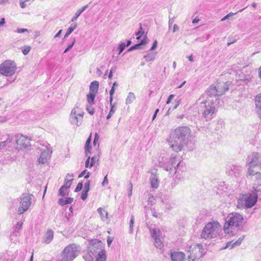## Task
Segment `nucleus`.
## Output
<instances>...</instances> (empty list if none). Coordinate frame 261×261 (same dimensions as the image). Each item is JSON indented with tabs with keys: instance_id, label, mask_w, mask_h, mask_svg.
<instances>
[{
	"instance_id": "nucleus-1",
	"label": "nucleus",
	"mask_w": 261,
	"mask_h": 261,
	"mask_svg": "<svg viewBox=\"0 0 261 261\" xmlns=\"http://www.w3.org/2000/svg\"><path fill=\"white\" fill-rule=\"evenodd\" d=\"M190 133L191 130L187 126L176 128L168 140L172 150L176 152L181 151L188 142Z\"/></svg>"
},
{
	"instance_id": "nucleus-2",
	"label": "nucleus",
	"mask_w": 261,
	"mask_h": 261,
	"mask_svg": "<svg viewBox=\"0 0 261 261\" xmlns=\"http://www.w3.org/2000/svg\"><path fill=\"white\" fill-rule=\"evenodd\" d=\"M217 102L207 94H204L197 99L196 103L199 105V110L203 117L210 119L215 112Z\"/></svg>"
},
{
	"instance_id": "nucleus-3",
	"label": "nucleus",
	"mask_w": 261,
	"mask_h": 261,
	"mask_svg": "<svg viewBox=\"0 0 261 261\" xmlns=\"http://www.w3.org/2000/svg\"><path fill=\"white\" fill-rule=\"evenodd\" d=\"M159 161L160 167L169 171L171 175L175 174L181 163L179 159L175 154H172L169 158H165L164 156L160 157Z\"/></svg>"
},
{
	"instance_id": "nucleus-4",
	"label": "nucleus",
	"mask_w": 261,
	"mask_h": 261,
	"mask_svg": "<svg viewBox=\"0 0 261 261\" xmlns=\"http://www.w3.org/2000/svg\"><path fill=\"white\" fill-rule=\"evenodd\" d=\"M243 220L242 215L237 213L230 214L227 217L224 225L225 232L229 233L233 231H238L242 226Z\"/></svg>"
},
{
	"instance_id": "nucleus-5",
	"label": "nucleus",
	"mask_w": 261,
	"mask_h": 261,
	"mask_svg": "<svg viewBox=\"0 0 261 261\" xmlns=\"http://www.w3.org/2000/svg\"><path fill=\"white\" fill-rule=\"evenodd\" d=\"M221 226L218 222H212L207 223L203 228L201 237L202 239L215 238L221 231Z\"/></svg>"
},
{
	"instance_id": "nucleus-6",
	"label": "nucleus",
	"mask_w": 261,
	"mask_h": 261,
	"mask_svg": "<svg viewBox=\"0 0 261 261\" xmlns=\"http://www.w3.org/2000/svg\"><path fill=\"white\" fill-rule=\"evenodd\" d=\"M80 246L75 244H70L66 247L61 254V261H72L79 255Z\"/></svg>"
},
{
	"instance_id": "nucleus-7",
	"label": "nucleus",
	"mask_w": 261,
	"mask_h": 261,
	"mask_svg": "<svg viewBox=\"0 0 261 261\" xmlns=\"http://www.w3.org/2000/svg\"><path fill=\"white\" fill-rule=\"evenodd\" d=\"M257 195L251 193L240 194L238 200L237 207L239 208H250L253 207L257 201Z\"/></svg>"
},
{
	"instance_id": "nucleus-8",
	"label": "nucleus",
	"mask_w": 261,
	"mask_h": 261,
	"mask_svg": "<svg viewBox=\"0 0 261 261\" xmlns=\"http://www.w3.org/2000/svg\"><path fill=\"white\" fill-rule=\"evenodd\" d=\"M228 82L217 83L215 86H211L206 91V94L212 97L216 101H218L217 97L221 96L229 89Z\"/></svg>"
},
{
	"instance_id": "nucleus-9",
	"label": "nucleus",
	"mask_w": 261,
	"mask_h": 261,
	"mask_svg": "<svg viewBox=\"0 0 261 261\" xmlns=\"http://www.w3.org/2000/svg\"><path fill=\"white\" fill-rule=\"evenodd\" d=\"M248 171L249 175H252L254 174V170L255 169H260L261 157L259 153L256 152L252 153L248 157Z\"/></svg>"
},
{
	"instance_id": "nucleus-10",
	"label": "nucleus",
	"mask_w": 261,
	"mask_h": 261,
	"mask_svg": "<svg viewBox=\"0 0 261 261\" xmlns=\"http://www.w3.org/2000/svg\"><path fill=\"white\" fill-rule=\"evenodd\" d=\"M16 69V65L12 60H6L0 65V73L6 76L13 75Z\"/></svg>"
},
{
	"instance_id": "nucleus-11",
	"label": "nucleus",
	"mask_w": 261,
	"mask_h": 261,
	"mask_svg": "<svg viewBox=\"0 0 261 261\" xmlns=\"http://www.w3.org/2000/svg\"><path fill=\"white\" fill-rule=\"evenodd\" d=\"M33 194L23 193L20 197V206L18 207V213L22 214L26 212L32 204Z\"/></svg>"
},
{
	"instance_id": "nucleus-12",
	"label": "nucleus",
	"mask_w": 261,
	"mask_h": 261,
	"mask_svg": "<svg viewBox=\"0 0 261 261\" xmlns=\"http://www.w3.org/2000/svg\"><path fill=\"white\" fill-rule=\"evenodd\" d=\"M89 251L95 255L97 253L98 257L106 255L105 251L102 249L101 242L98 240H92L89 246Z\"/></svg>"
},
{
	"instance_id": "nucleus-13",
	"label": "nucleus",
	"mask_w": 261,
	"mask_h": 261,
	"mask_svg": "<svg viewBox=\"0 0 261 261\" xmlns=\"http://www.w3.org/2000/svg\"><path fill=\"white\" fill-rule=\"evenodd\" d=\"M80 108L76 107L73 109L70 116V121L72 124L79 126L83 121L84 112H79Z\"/></svg>"
},
{
	"instance_id": "nucleus-14",
	"label": "nucleus",
	"mask_w": 261,
	"mask_h": 261,
	"mask_svg": "<svg viewBox=\"0 0 261 261\" xmlns=\"http://www.w3.org/2000/svg\"><path fill=\"white\" fill-rule=\"evenodd\" d=\"M15 141L17 148L19 149H28L31 145L30 139L22 135H16Z\"/></svg>"
},
{
	"instance_id": "nucleus-15",
	"label": "nucleus",
	"mask_w": 261,
	"mask_h": 261,
	"mask_svg": "<svg viewBox=\"0 0 261 261\" xmlns=\"http://www.w3.org/2000/svg\"><path fill=\"white\" fill-rule=\"evenodd\" d=\"M150 232L154 240V245L155 247L161 249L163 246V245L160 239L161 233L160 230L156 228L151 229H150Z\"/></svg>"
},
{
	"instance_id": "nucleus-16",
	"label": "nucleus",
	"mask_w": 261,
	"mask_h": 261,
	"mask_svg": "<svg viewBox=\"0 0 261 261\" xmlns=\"http://www.w3.org/2000/svg\"><path fill=\"white\" fill-rule=\"evenodd\" d=\"M41 153L38 159V162L41 164L46 163L50 158V154L51 153V150L45 146L41 149Z\"/></svg>"
},
{
	"instance_id": "nucleus-17",
	"label": "nucleus",
	"mask_w": 261,
	"mask_h": 261,
	"mask_svg": "<svg viewBox=\"0 0 261 261\" xmlns=\"http://www.w3.org/2000/svg\"><path fill=\"white\" fill-rule=\"evenodd\" d=\"M198 253L195 251L194 252L192 250L190 253V255H189L188 257V261H201V258L203 256V253L202 251L203 249L202 248V246L198 245Z\"/></svg>"
},
{
	"instance_id": "nucleus-18",
	"label": "nucleus",
	"mask_w": 261,
	"mask_h": 261,
	"mask_svg": "<svg viewBox=\"0 0 261 261\" xmlns=\"http://www.w3.org/2000/svg\"><path fill=\"white\" fill-rule=\"evenodd\" d=\"M242 170V167L241 166L232 165L227 167L226 172L229 175L238 177L240 176Z\"/></svg>"
},
{
	"instance_id": "nucleus-19",
	"label": "nucleus",
	"mask_w": 261,
	"mask_h": 261,
	"mask_svg": "<svg viewBox=\"0 0 261 261\" xmlns=\"http://www.w3.org/2000/svg\"><path fill=\"white\" fill-rule=\"evenodd\" d=\"M259 170L260 169H255L254 170V174L252 175L255 176V180L254 183V186H256V191H260L261 189V173L259 172Z\"/></svg>"
},
{
	"instance_id": "nucleus-20",
	"label": "nucleus",
	"mask_w": 261,
	"mask_h": 261,
	"mask_svg": "<svg viewBox=\"0 0 261 261\" xmlns=\"http://www.w3.org/2000/svg\"><path fill=\"white\" fill-rule=\"evenodd\" d=\"M172 261H184L185 255L181 252H173L171 253Z\"/></svg>"
},
{
	"instance_id": "nucleus-21",
	"label": "nucleus",
	"mask_w": 261,
	"mask_h": 261,
	"mask_svg": "<svg viewBox=\"0 0 261 261\" xmlns=\"http://www.w3.org/2000/svg\"><path fill=\"white\" fill-rule=\"evenodd\" d=\"M255 111L258 116L261 118V93L255 97Z\"/></svg>"
},
{
	"instance_id": "nucleus-22",
	"label": "nucleus",
	"mask_w": 261,
	"mask_h": 261,
	"mask_svg": "<svg viewBox=\"0 0 261 261\" xmlns=\"http://www.w3.org/2000/svg\"><path fill=\"white\" fill-rule=\"evenodd\" d=\"M54 231L51 229H48L44 236V242L46 244H49L53 239Z\"/></svg>"
},
{
	"instance_id": "nucleus-23",
	"label": "nucleus",
	"mask_w": 261,
	"mask_h": 261,
	"mask_svg": "<svg viewBox=\"0 0 261 261\" xmlns=\"http://www.w3.org/2000/svg\"><path fill=\"white\" fill-rule=\"evenodd\" d=\"M151 187L152 188L156 189L159 187V181L157 175L155 174L152 173L150 178Z\"/></svg>"
},
{
	"instance_id": "nucleus-24",
	"label": "nucleus",
	"mask_w": 261,
	"mask_h": 261,
	"mask_svg": "<svg viewBox=\"0 0 261 261\" xmlns=\"http://www.w3.org/2000/svg\"><path fill=\"white\" fill-rule=\"evenodd\" d=\"M92 139V134L90 135L87 140H86L85 145V155L88 156L89 153H91V146L90 145Z\"/></svg>"
},
{
	"instance_id": "nucleus-25",
	"label": "nucleus",
	"mask_w": 261,
	"mask_h": 261,
	"mask_svg": "<svg viewBox=\"0 0 261 261\" xmlns=\"http://www.w3.org/2000/svg\"><path fill=\"white\" fill-rule=\"evenodd\" d=\"M99 87V83L98 81H94L92 82L90 86V92L96 94Z\"/></svg>"
},
{
	"instance_id": "nucleus-26",
	"label": "nucleus",
	"mask_w": 261,
	"mask_h": 261,
	"mask_svg": "<svg viewBox=\"0 0 261 261\" xmlns=\"http://www.w3.org/2000/svg\"><path fill=\"white\" fill-rule=\"evenodd\" d=\"M97 212L99 214L100 218L102 221H105L108 219V213L101 207H99L97 209Z\"/></svg>"
},
{
	"instance_id": "nucleus-27",
	"label": "nucleus",
	"mask_w": 261,
	"mask_h": 261,
	"mask_svg": "<svg viewBox=\"0 0 261 261\" xmlns=\"http://www.w3.org/2000/svg\"><path fill=\"white\" fill-rule=\"evenodd\" d=\"M73 201V198L67 197L65 198H61L59 200V203L61 205H65L67 204L71 203Z\"/></svg>"
},
{
	"instance_id": "nucleus-28",
	"label": "nucleus",
	"mask_w": 261,
	"mask_h": 261,
	"mask_svg": "<svg viewBox=\"0 0 261 261\" xmlns=\"http://www.w3.org/2000/svg\"><path fill=\"white\" fill-rule=\"evenodd\" d=\"M156 53H152L148 54L144 56V58L145 59L146 62H152L153 61L156 56Z\"/></svg>"
},
{
	"instance_id": "nucleus-29",
	"label": "nucleus",
	"mask_w": 261,
	"mask_h": 261,
	"mask_svg": "<svg viewBox=\"0 0 261 261\" xmlns=\"http://www.w3.org/2000/svg\"><path fill=\"white\" fill-rule=\"evenodd\" d=\"M88 8V5L84 6L82 9H79L75 13V16L71 19V21L74 22L75 21L80 15Z\"/></svg>"
},
{
	"instance_id": "nucleus-30",
	"label": "nucleus",
	"mask_w": 261,
	"mask_h": 261,
	"mask_svg": "<svg viewBox=\"0 0 261 261\" xmlns=\"http://www.w3.org/2000/svg\"><path fill=\"white\" fill-rule=\"evenodd\" d=\"M136 99V96L134 93L129 92L128 95L126 99V105H129L132 103Z\"/></svg>"
},
{
	"instance_id": "nucleus-31",
	"label": "nucleus",
	"mask_w": 261,
	"mask_h": 261,
	"mask_svg": "<svg viewBox=\"0 0 261 261\" xmlns=\"http://www.w3.org/2000/svg\"><path fill=\"white\" fill-rule=\"evenodd\" d=\"M76 27L77 23L76 22H74L71 24L70 27L68 29L66 34L64 35V38L67 37Z\"/></svg>"
},
{
	"instance_id": "nucleus-32",
	"label": "nucleus",
	"mask_w": 261,
	"mask_h": 261,
	"mask_svg": "<svg viewBox=\"0 0 261 261\" xmlns=\"http://www.w3.org/2000/svg\"><path fill=\"white\" fill-rule=\"evenodd\" d=\"M95 96L96 94L90 92H89V93L87 94V101L89 105H91L94 103Z\"/></svg>"
},
{
	"instance_id": "nucleus-33",
	"label": "nucleus",
	"mask_w": 261,
	"mask_h": 261,
	"mask_svg": "<svg viewBox=\"0 0 261 261\" xmlns=\"http://www.w3.org/2000/svg\"><path fill=\"white\" fill-rule=\"evenodd\" d=\"M67 189L64 186H62L59 190V195L62 197H65L68 195V192H67Z\"/></svg>"
},
{
	"instance_id": "nucleus-34",
	"label": "nucleus",
	"mask_w": 261,
	"mask_h": 261,
	"mask_svg": "<svg viewBox=\"0 0 261 261\" xmlns=\"http://www.w3.org/2000/svg\"><path fill=\"white\" fill-rule=\"evenodd\" d=\"M93 255L89 251L83 255V258L85 261H93Z\"/></svg>"
},
{
	"instance_id": "nucleus-35",
	"label": "nucleus",
	"mask_w": 261,
	"mask_h": 261,
	"mask_svg": "<svg viewBox=\"0 0 261 261\" xmlns=\"http://www.w3.org/2000/svg\"><path fill=\"white\" fill-rule=\"evenodd\" d=\"M244 238V236H243L242 237L239 238L237 241H236V242L233 243L230 247V249H232L233 248H234L235 247L240 246Z\"/></svg>"
},
{
	"instance_id": "nucleus-36",
	"label": "nucleus",
	"mask_w": 261,
	"mask_h": 261,
	"mask_svg": "<svg viewBox=\"0 0 261 261\" xmlns=\"http://www.w3.org/2000/svg\"><path fill=\"white\" fill-rule=\"evenodd\" d=\"M73 179H68L67 178H65L64 180V184L63 186H64L66 189H68L70 187Z\"/></svg>"
},
{
	"instance_id": "nucleus-37",
	"label": "nucleus",
	"mask_w": 261,
	"mask_h": 261,
	"mask_svg": "<svg viewBox=\"0 0 261 261\" xmlns=\"http://www.w3.org/2000/svg\"><path fill=\"white\" fill-rule=\"evenodd\" d=\"M140 24V29L136 33V35L137 36L136 39L139 40L141 38V36L144 34V31H143V29L142 27V25L141 23Z\"/></svg>"
},
{
	"instance_id": "nucleus-38",
	"label": "nucleus",
	"mask_w": 261,
	"mask_h": 261,
	"mask_svg": "<svg viewBox=\"0 0 261 261\" xmlns=\"http://www.w3.org/2000/svg\"><path fill=\"white\" fill-rule=\"evenodd\" d=\"M31 47L29 45H25L22 49V52L23 55H27L31 50Z\"/></svg>"
},
{
	"instance_id": "nucleus-39",
	"label": "nucleus",
	"mask_w": 261,
	"mask_h": 261,
	"mask_svg": "<svg viewBox=\"0 0 261 261\" xmlns=\"http://www.w3.org/2000/svg\"><path fill=\"white\" fill-rule=\"evenodd\" d=\"M134 216H132L131 219L129 222V233H132L133 232V226H134Z\"/></svg>"
},
{
	"instance_id": "nucleus-40",
	"label": "nucleus",
	"mask_w": 261,
	"mask_h": 261,
	"mask_svg": "<svg viewBox=\"0 0 261 261\" xmlns=\"http://www.w3.org/2000/svg\"><path fill=\"white\" fill-rule=\"evenodd\" d=\"M75 42V38H74L72 39V42L71 43V44H69L68 45L67 47L65 49V50L64 51V53H66L67 52L69 51L72 48V47H73V46Z\"/></svg>"
},
{
	"instance_id": "nucleus-41",
	"label": "nucleus",
	"mask_w": 261,
	"mask_h": 261,
	"mask_svg": "<svg viewBox=\"0 0 261 261\" xmlns=\"http://www.w3.org/2000/svg\"><path fill=\"white\" fill-rule=\"evenodd\" d=\"M22 222H18L15 226L14 232H19V231L22 228Z\"/></svg>"
},
{
	"instance_id": "nucleus-42",
	"label": "nucleus",
	"mask_w": 261,
	"mask_h": 261,
	"mask_svg": "<svg viewBox=\"0 0 261 261\" xmlns=\"http://www.w3.org/2000/svg\"><path fill=\"white\" fill-rule=\"evenodd\" d=\"M141 48V46L140 45V44L138 43V44H135V45H133L132 46H131L128 50H127V51L128 52H130V51H132L134 50H136V49H139Z\"/></svg>"
},
{
	"instance_id": "nucleus-43",
	"label": "nucleus",
	"mask_w": 261,
	"mask_h": 261,
	"mask_svg": "<svg viewBox=\"0 0 261 261\" xmlns=\"http://www.w3.org/2000/svg\"><path fill=\"white\" fill-rule=\"evenodd\" d=\"M115 92V88H114V86H112L110 91V103H111V102L113 101V96Z\"/></svg>"
},
{
	"instance_id": "nucleus-44",
	"label": "nucleus",
	"mask_w": 261,
	"mask_h": 261,
	"mask_svg": "<svg viewBox=\"0 0 261 261\" xmlns=\"http://www.w3.org/2000/svg\"><path fill=\"white\" fill-rule=\"evenodd\" d=\"M126 47L125 44L124 43H121L119 44L118 46L119 49V55H120L125 49Z\"/></svg>"
},
{
	"instance_id": "nucleus-45",
	"label": "nucleus",
	"mask_w": 261,
	"mask_h": 261,
	"mask_svg": "<svg viewBox=\"0 0 261 261\" xmlns=\"http://www.w3.org/2000/svg\"><path fill=\"white\" fill-rule=\"evenodd\" d=\"M128 196H130L132 194V190H133V184L130 181L128 185Z\"/></svg>"
},
{
	"instance_id": "nucleus-46",
	"label": "nucleus",
	"mask_w": 261,
	"mask_h": 261,
	"mask_svg": "<svg viewBox=\"0 0 261 261\" xmlns=\"http://www.w3.org/2000/svg\"><path fill=\"white\" fill-rule=\"evenodd\" d=\"M83 186V185L82 182H79L74 190V192H77L80 191L82 189Z\"/></svg>"
},
{
	"instance_id": "nucleus-47",
	"label": "nucleus",
	"mask_w": 261,
	"mask_h": 261,
	"mask_svg": "<svg viewBox=\"0 0 261 261\" xmlns=\"http://www.w3.org/2000/svg\"><path fill=\"white\" fill-rule=\"evenodd\" d=\"M90 181L89 180L85 184L84 191L89 192L90 190Z\"/></svg>"
},
{
	"instance_id": "nucleus-48",
	"label": "nucleus",
	"mask_w": 261,
	"mask_h": 261,
	"mask_svg": "<svg viewBox=\"0 0 261 261\" xmlns=\"http://www.w3.org/2000/svg\"><path fill=\"white\" fill-rule=\"evenodd\" d=\"M10 142V140L7 139L6 141L0 142V150L4 148V147L6 146L7 142Z\"/></svg>"
},
{
	"instance_id": "nucleus-49",
	"label": "nucleus",
	"mask_w": 261,
	"mask_h": 261,
	"mask_svg": "<svg viewBox=\"0 0 261 261\" xmlns=\"http://www.w3.org/2000/svg\"><path fill=\"white\" fill-rule=\"evenodd\" d=\"M18 33H23L25 32L29 33L30 31L27 29L18 28L16 31Z\"/></svg>"
},
{
	"instance_id": "nucleus-50",
	"label": "nucleus",
	"mask_w": 261,
	"mask_h": 261,
	"mask_svg": "<svg viewBox=\"0 0 261 261\" xmlns=\"http://www.w3.org/2000/svg\"><path fill=\"white\" fill-rule=\"evenodd\" d=\"M236 14H237V13H234L232 12H230V13H228V14H227L226 16H225L223 18H222L221 19V21H224L225 20L228 19L230 16H233Z\"/></svg>"
},
{
	"instance_id": "nucleus-51",
	"label": "nucleus",
	"mask_w": 261,
	"mask_h": 261,
	"mask_svg": "<svg viewBox=\"0 0 261 261\" xmlns=\"http://www.w3.org/2000/svg\"><path fill=\"white\" fill-rule=\"evenodd\" d=\"M99 140V136L98 134L96 133L94 135V139L93 141V145L95 146L96 144L98 143Z\"/></svg>"
},
{
	"instance_id": "nucleus-52",
	"label": "nucleus",
	"mask_w": 261,
	"mask_h": 261,
	"mask_svg": "<svg viewBox=\"0 0 261 261\" xmlns=\"http://www.w3.org/2000/svg\"><path fill=\"white\" fill-rule=\"evenodd\" d=\"M86 110L91 115H93L94 113V109L91 106L87 107Z\"/></svg>"
},
{
	"instance_id": "nucleus-53",
	"label": "nucleus",
	"mask_w": 261,
	"mask_h": 261,
	"mask_svg": "<svg viewBox=\"0 0 261 261\" xmlns=\"http://www.w3.org/2000/svg\"><path fill=\"white\" fill-rule=\"evenodd\" d=\"M88 192L83 191L81 195V199L82 200H85L87 199L88 196Z\"/></svg>"
},
{
	"instance_id": "nucleus-54",
	"label": "nucleus",
	"mask_w": 261,
	"mask_h": 261,
	"mask_svg": "<svg viewBox=\"0 0 261 261\" xmlns=\"http://www.w3.org/2000/svg\"><path fill=\"white\" fill-rule=\"evenodd\" d=\"M28 2V0H20V6L22 8H24L27 6L26 3Z\"/></svg>"
},
{
	"instance_id": "nucleus-55",
	"label": "nucleus",
	"mask_w": 261,
	"mask_h": 261,
	"mask_svg": "<svg viewBox=\"0 0 261 261\" xmlns=\"http://www.w3.org/2000/svg\"><path fill=\"white\" fill-rule=\"evenodd\" d=\"M96 261H106V255L97 257Z\"/></svg>"
},
{
	"instance_id": "nucleus-56",
	"label": "nucleus",
	"mask_w": 261,
	"mask_h": 261,
	"mask_svg": "<svg viewBox=\"0 0 261 261\" xmlns=\"http://www.w3.org/2000/svg\"><path fill=\"white\" fill-rule=\"evenodd\" d=\"M108 183H109V181H108V179L107 178V175H106L105 176L101 185L102 186H105L107 185L108 184Z\"/></svg>"
},
{
	"instance_id": "nucleus-57",
	"label": "nucleus",
	"mask_w": 261,
	"mask_h": 261,
	"mask_svg": "<svg viewBox=\"0 0 261 261\" xmlns=\"http://www.w3.org/2000/svg\"><path fill=\"white\" fill-rule=\"evenodd\" d=\"M110 106H111V109H110L109 113H111V114H113L115 113V108L114 105H113L112 104V102H111V103H110Z\"/></svg>"
},
{
	"instance_id": "nucleus-58",
	"label": "nucleus",
	"mask_w": 261,
	"mask_h": 261,
	"mask_svg": "<svg viewBox=\"0 0 261 261\" xmlns=\"http://www.w3.org/2000/svg\"><path fill=\"white\" fill-rule=\"evenodd\" d=\"M157 44H158V41L156 40H155L153 42L152 46H151V48L150 49V50L152 51V50H154L157 46Z\"/></svg>"
},
{
	"instance_id": "nucleus-59",
	"label": "nucleus",
	"mask_w": 261,
	"mask_h": 261,
	"mask_svg": "<svg viewBox=\"0 0 261 261\" xmlns=\"http://www.w3.org/2000/svg\"><path fill=\"white\" fill-rule=\"evenodd\" d=\"M174 21V17L169 18L168 24H169V28H170L172 24L173 23Z\"/></svg>"
},
{
	"instance_id": "nucleus-60",
	"label": "nucleus",
	"mask_w": 261,
	"mask_h": 261,
	"mask_svg": "<svg viewBox=\"0 0 261 261\" xmlns=\"http://www.w3.org/2000/svg\"><path fill=\"white\" fill-rule=\"evenodd\" d=\"M90 159H91V158L90 156H88L87 159V160H86V161L85 167L86 168H90L89 162H90Z\"/></svg>"
},
{
	"instance_id": "nucleus-61",
	"label": "nucleus",
	"mask_w": 261,
	"mask_h": 261,
	"mask_svg": "<svg viewBox=\"0 0 261 261\" xmlns=\"http://www.w3.org/2000/svg\"><path fill=\"white\" fill-rule=\"evenodd\" d=\"M96 158L95 156L92 157L91 159V163L90 164V168H91L94 164Z\"/></svg>"
},
{
	"instance_id": "nucleus-62",
	"label": "nucleus",
	"mask_w": 261,
	"mask_h": 261,
	"mask_svg": "<svg viewBox=\"0 0 261 261\" xmlns=\"http://www.w3.org/2000/svg\"><path fill=\"white\" fill-rule=\"evenodd\" d=\"M232 241H229L227 242L226 244V246L224 247H223L221 249H226L228 248L230 245L231 246Z\"/></svg>"
},
{
	"instance_id": "nucleus-63",
	"label": "nucleus",
	"mask_w": 261,
	"mask_h": 261,
	"mask_svg": "<svg viewBox=\"0 0 261 261\" xmlns=\"http://www.w3.org/2000/svg\"><path fill=\"white\" fill-rule=\"evenodd\" d=\"M151 213H152V215L153 217H154L155 218L159 217L158 214L155 211V210L154 209L151 210Z\"/></svg>"
},
{
	"instance_id": "nucleus-64",
	"label": "nucleus",
	"mask_w": 261,
	"mask_h": 261,
	"mask_svg": "<svg viewBox=\"0 0 261 261\" xmlns=\"http://www.w3.org/2000/svg\"><path fill=\"white\" fill-rule=\"evenodd\" d=\"M5 23H6V22H5V18H2L0 21V28L3 27L4 25V24H5Z\"/></svg>"
}]
</instances>
